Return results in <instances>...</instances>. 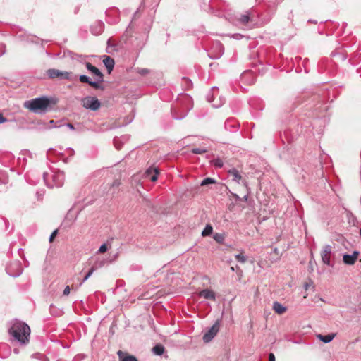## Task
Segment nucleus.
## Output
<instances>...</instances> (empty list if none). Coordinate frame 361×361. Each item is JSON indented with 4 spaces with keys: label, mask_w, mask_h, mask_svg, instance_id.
<instances>
[{
    "label": "nucleus",
    "mask_w": 361,
    "mask_h": 361,
    "mask_svg": "<svg viewBox=\"0 0 361 361\" xmlns=\"http://www.w3.org/2000/svg\"><path fill=\"white\" fill-rule=\"evenodd\" d=\"M8 333L13 340L21 344H26L29 341L30 329L25 322L15 320L9 328Z\"/></svg>",
    "instance_id": "1"
},
{
    "label": "nucleus",
    "mask_w": 361,
    "mask_h": 361,
    "mask_svg": "<svg viewBox=\"0 0 361 361\" xmlns=\"http://www.w3.org/2000/svg\"><path fill=\"white\" fill-rule=\"evenodd\" d=\"M55 104L52 99L41 97L26 101L24 106L35 114H44L51 109V104Z\"/></svg>",
    "instance_id": "2"
},
{
    "label": "nucleus",
    "mask_w": 361,
    "mask_h": 361,
    "mask_svg": "<svg viewBox=\"0 0 361 361\" xmlns=\"http://www.w3.org/2000/svg\"><path fill=\"white\" fill-rule=\"evenodd\" d=\"M85 66L86 68L95 76V80H92L86 75H81L79 77L80 81L82 83L88 84L96 90H104V87L101 85L104 81V74L90 62H86Z\"/></svg>",
    "instance_id": "3"
},
{
    "label": "nucleus",
    "mask_w": 361,
    "mask_h": 361,
    "mask_svg": "<svg viewBox=\"0 0 361 361\" xmlns=\"http://www.w3.org/2000/svg\"><path fill=\"white\" fill-rule=\"evenodd\" d=\"M48 173H43V178L44 182L46 183L47 185L49 188H60L63 185L64 179H65V175L63 171H53V173L51 175V182H49L47 180Z\"/></svg>",
    "instance_id": "4"
},
{
    "label": "nucleus",
    "mask_w": 361,
    "mask_h": 361,
    "mask_svg": "<svg viewBox=\"0 0 361 361\" xmlns=\"http://www.w3.org/2000/svg\"><path fill=\"white\" fill-rule=\"evenodd\" d=\"M81 105L87 110L96 111L101 107V102L96 97L87 96L81 99Z\"/></svg>",
    "instance_id": "5"
},
{
    "label": "nucleus",
    "mask_w": 361,
    "mask_h": 361,
    "mask_svg": "<svg viewBox=\"0 0 361 361\" xmlns=\"http://www.w3.org/2000/svg\"><path fill=\"white\" fill-rule=\"evenodd\" d=\"M47 73L50 78H59L61 79H67L69 80H73L71 77L72 73L71 72L61 71L58 69L50 68L47 70Z\"/></svg>",
    "instance_id": "6"
},
{
    "label": "nucleus",
    "mask_w": 361,
    "mask_h": 361,
    "mask_svg": "<svg viewBox=\"0 0 361 361\" xmlns=\"http://www.w3.org/2000/svg\"><path fill=\"white\" fill-rule=\"evenodd\" d=\"M6 272L8 273V275L13 277H17L20 276L23 272V268L20 262L15 261L11 262L6 267Z\"/></svg>",
    "instance_id": "7"
},
{
    "label": "nucleus",
    "mask_w": 361,
    "mask_h": 361,
    "mask_svg": "<svg viewBox=\"0 0 361 361\" xmlns=\"http://www.w3.org/2000/svg\"><path fill=\"white\" fill-rule=\"evenodd\" d=\"M219 331V322H216L209 329V330L204 334L203 341L204 343H209L211 341L214 336L217 334Z\"/></svg>",
    "instance_id": "8"
},
{
    "label": "nucleus",
    "mask_w": 361,
    "mask_h": 361,
    "mask_svg": "<svg viewBox=\"0 0 361 361\" xmlns=\"http://www.w3.org/2000/svg\"><path fill=\"white\" fill-rule=\"evenodd\" d=\"M332 252V247L329 245H326L321 252L322 260L324 264L331 265L330 257Z\"/></svg>",
    "instance_id": "9"
},
{
    "label": "nucleus",
    "mask_w": 361,
    "mask_h": 361,
    "mask_svg": "<svg viewBox=\"0 0 361 361\" xmlns=\"http://www.w3.org/2000/svg\"><path fill=\"white\" fill-rule=\"evenodd\" d=\"M104 23L101 20H97L91 25L90 30L94 35H99L104 31Z\"/></svg>",
    "instance_id": "10"
},
{
    "label": "nucleus",
    "mask_w": 361,
    "mask_h": 361,
    "mask_svg": "<svg viewBox=\"0 0 361 361\" xmlns=\"http://www.w3.org/2000/svg\"><path fill=\"white\" fill-rule=\"evenodd\" d=\"M359 254L358 251H354L352 255L345 254L343 257V261L346 264L353 265L356 262Z\"/></svg>",
    "instance_id": "11"
},
{
    "label": "nucleus",
    "mask_w": 361,
    "mask_h": 361,
    "mask_svg": "<svg viewBox=\"0 0 361 361\" xmlns=\"http://www.w3.org/2000/svg\"><path fill=\"white\" fill-rule=\"evenodd\" d=\"M238 126V123L234 118H228L224 123V127L228 131H236Z\"/></svg>",
    "instance_id": "12"
},
{
    "label": "nucleus",
    "mask_w": 361,
    "mask_h": 361,
    "mask_svg": "<svg viewBox=\"0 0 361 361\" xmlns=\"http://www.w3.org/2000/svg\"><path fill=\"white\" fill-rule=\"evenodd\" d=\"M105 263V261L104 260H102L101 262H97L95 265L93 266L90 270L89 271L87 272V274L85 275V276L84 277V279H82V281L80 283V286H82V283L86 281L91 276L92 274L94 273V271L98 268V267H102Z\"/></svg>",
    "instance_id": "13"
},
{
    "label": "nucleus",
    "mask_w": 361,
    "mask_h": 361,
    "mask_svg": "<svg viewBox=\"0 0 361 361\" xmlns=\"http://www.w3.org/2000/svg\"><path fill=\"white\" fill-rule=\"evenodd\" d=\"M199 295L201 298L204 299L215 300H216V294L215 293L210 289H204L199 293Z\"/></svg>",
    "instance_id": "14"
},
{
    "label": "nucleus",
    "mask_w": 361,
    "mask_h": 361,
    "mask_svg": "<svg viewBox=\"0 0 361 361\" xmlns=\"http://www.w3.org/2000/svg\"><path fill=\"white\" fill-rule=\"evenodd\" d=\"M103 63L107 68L108 73H111L115 65L114 59L109 56H104V59H103Z\"/></svg>",
    "instance_id": "15"
},
{
    "label": "nucleus",
    "mask_w": 361,
    "mask_h": 361,
    "mask_svg": "<svg viewBox=\"0 0 361 361\" xmlns=\"http://www.w3.org/2000/svg\"><path fill=\"white\" fill-rule=\"evenodd\" d=\"M117 355L119 357V361H137V359L131 355H128L121 350H118Z\"/></svg>",
    "instance_id": "16"
},
{
    "label": "nucleus",
    "mask_w": 361,
    "mask_h": 361,
    "mask_svg": "<svg viewBox=\"0 0 361 361\" xmlns=\"http://www.w3.org/2000/svg\"><path fill=\"white\" fill-rule=\"evenodd\" d=\"M158 174L159 171L157 168H149L146 171V176L153 182L157 180Z\"/></svg>",
    "instance_id": "17"
},
{
    "label": "nucleus",
    "mask_w": 361,
    "mask_h": 361,
    "mask_svg": "<svg viewBox=\"0 0 361 361\" xmlns=\"http://www.w3.org/2000/svg\"><path fill=\"white\" fill-rule=\"evenodd\" d=\"M228 173L233 178L232 180L238 183L242 180V176L236 169H230Z\"/></svg>",
    "instance_id": "18"
},
{
    "label": "nucleus",
    "mask_w": 361,
    "mask_h": 361,
    "mask_svg": "<svg viewBox=\"0 0 361 361\" xmlns=\"http://www.w3.org/2000/svg\"><path fill=\"white\" fill-rule=\"evenodd\" d=\"M273 309L278 314H283L286 311V307L279 302H274L273 303Z\"/></svg>",
    "instance_id": "19"
},
{
    "label": "nucleus",
    "mask_w": 361,
    "mask_h": 361,
    "mask_svg": "<svg viewBox=\"0 0 361 361\" xmlns=\"http://www.w3.org/2000/svg\"><path fill=\"white\" fill-rule=\"evenodd\" d=\"M317 337L319 338V339L320 341H322L324 343H328L331 342L334 338L335 334H329L324 335V336L322 335V334H319L317 336Z\"/></svg>",
    "instance_id": "20"
},
{
    "label": "nucleus",
    "mask_w": 361,
    "mask_h": 361,
    "mask_svg": "<svg viewBox=\"0 0 361 361\" xmlns=\"http://www.w3.org/2000/svg\"><path fill=\"white\" fill-rule=\"evenodd\" d=\"M152 352L157 355H161L164 352V347L161 344H157L153 347Z\"/></svg>",
    "instance_id": "21"
},
{
    "label": "nucleus",
    "mask_w": 361,
    "mask_h": 361,
    "mask_svg": "<svg viewBox=\"0 0 361 361\" xmlns=\"http://www.w3.org/2000/svg\"><path fill=\"white\" fill-rule=\"evenodd\" d=\"M238 20L240 23H242L243 25H246L247 23H248L250 20V13L246 12L245 14L241 15L240 16V18H238Z\"/></svg>",
    "instance_id": "22"
},
{
    "label": "nucleus",
    "mask_w": 361,
    "mask_h": 361,
    "mask_svg": "<svg viewBox=\"0 0 361 361\" xmlns=\"http://www.w3.org/2000/svg\"><path fill=\"white\" fill-rule=\"evenodd\" d=\"M213 228L211 225L207 224L202 232V236H208L212 234Z\"/></svg>",
    "instance_id": "23"
},
{
    "label": "nucleus",
    "mask_w": 361,
    "mask_h": 361,
    "mask_svg": "<svg viewBox=\"0 0 361 361\" xmlns=\"http://www.w3.org/2000/svg\"><path fill=\"white\" fill-rule=\"evenodd\" d=\"M191 152L193 154H200L207 152V149L204 147H195L192 149Z\"/></svg>",
    "instance_id": "24"
},
{
    "label": "nucleus",
    "mask_w": 361,
    "mask_h": 361,
    "mask_svg": "<svg viewBox=\"0 0 361 361\" xmlns=\"http://www.w3.org/2000/svg\"><path fill=\"white\" fill-rule=\"evenodd\" d=\"M135 72L140 75H146L150 73V71L147 68H136Z\"/></svg>",
    "instance_id": "25"
},
{
    "label": "nucleus",
    "mask_w": 361,
    "mask_h": 361,
    "mask_svg": "<svg viewBox=\"0 0 361 361\" xmlns=\"http://www.w3.org/2000/svg\"><path fill=\"white\" fill-rule=\"evenodd\" d=\"M213 238L215 241H216L219 243H223L224 241V236L223 234L221 233H215L213 235Z\"/></svg>",
    "instance_id": "26"
},
{
    "label": "nucleus",
    "mask_w": 361,
    "mask_h": 361,
    "mask_svg": "<svg viewBox=\"0 0 361 361\" xmlns=\"http://www.w3.org/2000/svg\"><path fill=\"white\" fill-rule=\"evenodd\" d=\"M216 183V180L214 179V178H204L202 182H201V185L202 186H204V185H207L209 184H212V183Z\"/></svg>",
    "instance_id": "27"
},
{
    "label": "nucleus",
    "mask_w": 361,
    "mask_h": 361,
    "mask_svg": "<svg viewBox=\"0 0 361 361\" xmlns=\"http://www.w3.org/2000/svg\"><path fill=\"white\" fill-rule=\"evenodd\" d=\"M114 144L117 149H121L122 147V142L120 138L116 137L114 140Z\"/></svg>",
    "instance_id": "28"
},
{
    "label": "nucleus",
    "mask_w": 361,
    "mask_h": 361,
    "mask_svg": "<svg viewBox=\"0 0 361 361\" xmlns=\"http://www.w3.org/2000/svg\"><path fill=\"white\" fill-rule=\"evenodd\" d=\"M236 260L240 263H245L246 262V257L242 254H238L235 256Z\"/></svg>",
    "instance_id": "29"
},
{
    "label": "nucleus",
    "mask_w": 361,
    "mask_h": 361,
    "mask_svg": "<svg viewBox=\"0 0 361 361\" xmlns=\"http://www.w3.org/2000/svg\"><path fill=\"white\" fill-rule=\"evenodd\" d=\"M215 46L216 47L217 49H219V52H220L219 56H217L215 57V58L218 59L222 54V53L224 51V47H223L222 44L220 42H216L215 44Z\"/></svg>",
    "instance_id": "30"
},
{
    "label": "nucleus",
    "mask_w": 361,
    "mask_h": 361,
    "mask_svg": "<svg viewBox=\"0 0 361 361\" xmlns=\"http://www.w3.org/2000/svg\"><path fill=\"white\" fill-rule=\"evenodd\" d=\"M213 164L216 167L221 168L223 166V161L220 159H216L213 161Z\"/></svg>",
    "instance_id": "31"
},
{
    "label": "nucleus",
    "mask_w": 361,
    "mask_h": 361,
    "mask_svg": "<svg viewBox=\"0 0 361 361\" xmlns=\"http://www.w3.org/2000/svg\"><path fill=\"white\" fill-rule=\"evenodd\" d=\"M107 250V247L106 244H102L99 249V252L103 253Z\"/></svg>",
    "instance_id": "32"
},
{
    "label": "nucleus",
    "mask_w": 361,
    "mask_h": 361,
    "mask_svg": "<svg viewBox=\"0 0 361 361\" xmlns=\"http://www.w3.org/2000/svg\"><path fill=\"white\" fill-rule=\"evenodd\" d=\"M70 287L69 286H66L63 290V295H68L70 293Z\"/></svg>",
    "instance_id": "33"
},
{
    "label": "nucleus",
    "mask_w": 361,
    "mask_h": 361,
    "mask_svg": "<svg viewBox=\"0 0 361 361\" xmlns=\"http://www.w3.org/2000/svg\"><path fill=\"white\" fill-rule=\"evenodd\" d=\"M232 37L234 39H235L237 40H239V39H241L243 37V35H242L241 34H239V33H236V34L233 35Z\"/></svg>",
    "instance_id": "34"
},
{
    "label": "nucleus",
    "mask_w": 361,
    "mask_h": 361,
    "mask_svg": "<svg viewBox=\"0 0 361 361\" xmlns=\"http://www.w3.org/2000/svg\"><path fill=\"white\" fill-rule=\"evenodd\" d=\"M57 230H55L52 232V233L51 234L50 237H49V241L50 242H52V240H54V238L56 237V234H57Z\"/></svg>",
    "instance_id": "35"
},
{
    "label": "nucleus",
    "mask_w": 361,
    "mask_h": 361,
    "mask_svg": "<svg viewBox=\"0 0 361 361\" xmlns=\"http://www.w3.org/2000/svg\"><path fill=\"white\" fill-rule=\"evenodd\" d=\"M186 115H187V112H185V113H183V114L182 115H180V116H175V115H174L173 116H174V118H175V119H182V118H183L184 117H185V116H186Z\"/></svg>",
    "instance_id": "36"
},
{
    "label": "nucleus",
    "mask_w": 361,
    "mask_h": 361,
    "mask_svg": "<svg viewBox=\"0 0 361 361\" xmlns=\"http://www.w3.org/2000/svg\"><path fill=\"white\" fill-rule=\"evenodd\" d=\"M269 361H275V356L274 353H271L269 355Z\"/></svg>",
    "instance_id": "37"
},
{
    "label": "nucleus",
    "mask_w": 361,
    "mask_h": 361,
    "mask_svg": "<svg viewBox=\"0 0 361 361\" xmlns=\"http://www.w3.org/2000/svg\"><path fill=\"white\" fill-rule=\"evenodd\" d=\"M6 121V118L0 113V124Z\"/></svg>",
    "instance_id": "38"
},
{
    "label": "nucleus",
    "mask_w": 361,
    "mask_h": 361,
    "mask_svg": "<svg viewBox=\"0 0 361 361\" xmlns=\"http://www.w3.org/2000/svg\"><path fill=\"white\" fill-rule=\"evenodd\" d=\"M66 126H67L69 129H71V130H74V129H75L74 126H73V124H71V123H67V124H66Z\"/></svg>",
    "instance_id": "39"
},
{
    "label": "nucleus",
    "mask_w": 361,
    "mask_h": 361,
    "mask_svg": "<svg viewBox=\"0 0 361 361\" xmlns=\"http://www.w3.org/2000/svg\"><path fill=\"white\" fill-rule=\"evenodd\" d=\"M80 360H81V357H80V355H77V356H75V357L73 358V361H80Z\"/></svg>",
    "instance_id": "40"
},
{
    "label": "nucleus",
    "mask_w": 361,
    "mask_h": 361,
    "mask_svg": "<svg viewBox=\"0 0 361 361\" xmlns=\"http://www.w3.org/2000/svg\"><path fill=\"white\" fill-rule=\"evenodd\" d=\"M212 106H213L214 107H215V108H218V107H219L220 106H221V103H214V104H212Z\"/></svg>",
    "instance_id": "41"
},
{
    "label": "nucleus",
    "mask_w": 361,
    "mask_h": 361,
    "mask_svg": "<svg viewBox=\"0 0 361 361\" xmlns=\"http://www.w3.org/2000/svg\"><path fill=\"white\" fill-rule=\"evenodd\" d=\"M207 100L209 102H212L214 99L212 100L209 96L207 97Z\"/></svg>",
    "instance_id": "42"
},
{
    "label": "nucleus",
    "mask_w": 361,
    "mask_h": 361,
    "mask_svg": "<svg viewBox=\"0 0 361 361\" xmlns=\"http://www.w3.org/2000/svg\"><path fill=\"white\" fill-rule=\"evenodd\" d=\"M305 289H307V288H308V284L307 283L305 284Z\"/></svg>",
    "instance_id": "43"
},
{
    "label": "nucleus",
    "mask_w": 361,
    "mask_h": 361,
    "mask_svg": "<svg viewBox=\"0 0 361 361\" xmlns=\"http://www.w3.org/2000/svg\"><path fill=\"white\" fill-rule=\"evenodd\" d=\"M212 89L213 90H217V87L214 86Z\"/></svg>",
    "instance_id": "44"
},
{
    "label": "nucleus",
    "mask_w": 361,
    "mask_h": 361,
    "mask_svg": "<svg viewBox=\"0 0 361 361\" xmlns=\"http://www.w3.org/2000/svg\"><path fill=\"white\" fill-rule=\"evenodd\" d=\"M137 12H138V11H135V14H134V16H133V18H135V16H136V14L137 13Z\"/></svg>",
    "instance_id": "45"
},
{
    "label": "nucleus",
    "mask_w": 361,
    "mask_h": 361,
    "mask_svg": "<svg viewBox=\"0 0 361 361\" xmlns=\"http://www.w3.org/2000/svg\"><path fill=\"white\" fill-rule=\"evenodd\" d=\"M312 22L314 23H317V21H314V20H312Z\"/></svg>",
    "instance_id": "46"
},
{
    "label": "nucleus",
    "mask_w": 361,
    "mask_h": 361,
    "mask_svg": "<svg viewBox=\"0 0 361 361\" xmlns=\"http://www.w3.org/2000/svg\"><path fill=\"white\" fill-rule=\"evenodd\" d=\"M57 361H63V360H57Z\"/></svg>",
    "instance_id": "47"
}]
</instances>
